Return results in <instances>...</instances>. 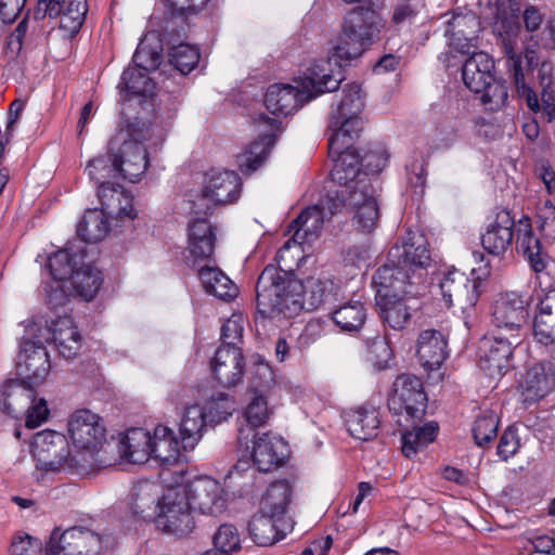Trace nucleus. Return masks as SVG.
<instances>
[{"label": "nucleus", "mask_w": 555, "mask_h": 555, "mask_svg": "<svg viewBox=\"0 0 555 555\" xmlns=\"http://www.w3.org/2000/svg\"><path fill=\"white\" fill-rule=\"evenodd\" d=\"M305 96L306 93L300 86L274 83L267 89L263 102L274 117L259 114L254 118L258 139L236 156V165L243 173L250 175L263 165L281 133L280 117L293 114L310 101Z\"/></svg>", "instance_id": "obj_1"}, {"label": "nucleus", "mask_w": 555, "mask_h": 555, "mask_svg": "<svg viewBox=\"0 0 555 555\" xmlns=\"http://www.w3.org/2000/svg\"><path fill=\"white\" fill-rule=\"evenodd\" d=\"M502 50L519 100L532 113H544L548 111L547 106H555V91L552 88L553 64L543 61L539 65L537 52L529 48L522 57L518 52L516 36L502 37Z\"/></svg>", "instance_id": "obj_2"}, {"label": "nucleus", "mask_w": 555, "mask_h": 555, "mask_svg": "<svg viewBox=\"0 0 555 555\" xmlns=\"http://www.w3.org/2000/svg\"><path fill=\"white\" fill-rule=\"evenodd\" d=\"M304 284L291 271L267 266L256 284V322L291 319L302 311Z\"/></svg>", "instance_id": "obj_3"}, {"label": "nucleus", "mask_w": 555, "mask_h": 555, "mask_svg": "<svg viewBox=\"0 0 555 555\" xmlns=\"http://www.w3.org/2000/svg\"><path fill=\"white\" fill-rule=\"evenodd\" d=\"M163 140V134H155L150 124L135 118L109 140V159L118 167L120 177L137 182L147 168V150Z\"/></svg>", "instance_id": "obj_4"}, {"label": "nucleus", "mask_w": 555, "mask_h": 555, "mask_svg": "<svg viewBox=\"0 0 555 555\" xmlns=\"http://www.w3.org/2000/svg\"><path fill=\"white\" fill-rule=\"evenodd\" d=\"M396 268L379 267L374 276L373 284L376 287V306L379 308L383 321L391 328L400 331L409 323L411 313L405 304V296H415V285L406 283Z\"/></svg>", "instance_id": "obj_5"}, {"label": "nucleus", "mask_w": 555, "mask_h": 555, "mask_svg": "<svg viewBox=\"0 0 555 555\" xmlns=\"http://www.w3.org/2000/svg\"><path fill=\"white\" fill-rule=\"evenodd\" d=\"M385 21L378 9L370 2L352 9L345 17L343 34L346 42L333 47L340 60H354L379 39Z\"/></svg>", "instance_id": "obj_6"}, {"label": "nucleus", "mask_w": 555, "mask_h": 555, "mask_svg": "<svg viewBox=\"0 0 555 555\" xmlns=\"http://www.w3.org/2000/svg\"><path fill=\"white\" fill-rule=\"evenodd\" d=\"M365 105V93L358 83H348L343 89L340 101L330 113L328 135L332 134L333 150L343 140L359 138L362 130V113Z\"/></svg>", "instance_id": "obj_7"}, {"label": "nucleus", "mask_w": 555, "mask_h": 555, "mask_svg": "<svg viewBox=\"0 0 555 555\" xmlns=\"http://www.w3.org/2000/svg\"><path fill=\"white\" fill-rule=\"evenodd\" d=\"M430 261L426 237L420 232L408 231L401 245L396 244L390 249L388 260L382 267L396 268L402 272L397 273V276H402L406 283L417 286L422 282L418 270L427 268Z\"/></svg>", "instance_id": "obj_8"}, {"label": "nucleus", "mask_w": 555, "mask_h": 555, "mask_svg": "<svg viewBox=\"0 0 555 555\" xmlns=\"http://www.w3.org/2000/svg\"><path fill=\"white\" fill-rule=\"evenodd\" d=\"M111 534H101L83 526H75L60 532L55 528L46 546L47 555H100L114 545Z\"/></svg>", "instance_id": "obj_9"}, {"label": "nucleus", "mask_w": 555, "mask_h": 555, "mask_svg": "<svg viewBox=\"0 0 555 555\" xmlns=\"http://www.w3.org/2000/svg\"><path fill=\"white\" fill-rule=\"evenodd\" d=\"M33 455L36 468L44 473H78L83 468L70 454L66 437L57 431L43 430L33 441Z\"/></svg>", "instance_id": "obj_10"}, {"label": "nucleus", "mask_w": 555, "mask_h": 555, "mask_svg": "<svg viewBox=\"0 0 555 555\" xmlns=\"http://www.w3.org/2000/svg\"><path fill=\"white\" fill-rule=\"evenodd\" d=\"M156 527L166 533L183 537L194 527L186 494L179 487L169 488L156 505Z\"/></svg>", "instance_id": "obj_11"}, {"label": "nucleus", "mask_w": 555, "mask_h": 555, "mask_svg": "<svg viewBox=\"0 0 555 555\" xmlns=\"http://www.w3.org/2000/svg\"><path fill=\"white\" fill-rule=\"evenodd\" d=\"M519 343V334L485 335L478 345L479 367L490 377L502 376L512 366L514 349Z\"/></svg>", "instance_id": "obj_12"}, {"label": "nucleus", "mask_w": 555, "mask_h": 555, "mask_svg": "<svg viewBox=\"0 0 555 555\" xmlns=\"http://www.w3.org/2000/svg\"><path fill=\"white\" fill-rule=\"evenodd\" d=\"M341 61L332 49V57L314 60L298 78L299 86L306 93V100H312L324 92L338 89L343 77Z\"/></svg>", "instance_id": "obj_13"}, {"label": "nucleus", "mask_w": 555, "mask_h": 555, "mask_svg": "<svg viewBox=\"0 0 555 555\" xmlns=\"http://www.w3.org/2000/svg\"><path fill=\"white\" fill-rule=\"evenodd\" d=\"M426 401L422 380L413 374L404 373L393 382L388 409L395 415L405 413L409 417L418 418L425 413Z\"/></svg>", "instance_id": "obj_14"}, {"label": "nucleus", "mask_w": 555, "mask_h": 555, "mask_svg": "<svg viewBox=\"0 0 555 555\" xmlns=\"http://www.w3.org/2000/svg\"><path fill=\"white\" fill-rule=\"evenodd\" d=\"M179 488L186 494L192 511L216 516L225 508L227 500L223 488L214 478L202 476L185 486H179Z\"/></svg>", "instance_id": "obj_15"}, {"label": "nucleus", "mask_w": 555, "mask_h": 555, "mask_svg": "<svg viewBox=\"0 0 555 555\" xmlns=\"http://www.w3.org/2000/svg\"><path fill=\"white\" fill-rule=\"evenodd\" d=\"M530 318L529 301L516 292L502 294L492 306V323L509 334H519Z\"/></svg>", "instance_id": "obj_16"}, {"label": "nucleus", "mask_w": 555, "mask_h": 555, "mask_svg": "<svg viewBox=\"0 0 555 555\" xmlns=\"http://www.w3.org/2000/svg\"><path fill=\"white\" fill-rule=\"evenodd\" d=\"M69 437L78 449L96 452L106 439L101 417L90 410L76 411L68 421Z\"/></svg>", "instance_id": "obj_17"}, {"label": "nucleus", "mask_w": 555, "mask_h": 555, "mask_svg": "<svg viewBox=\"0 0 555 555\" xmlns=\"http://www.w3.org/2000/svg\"><path fill=\"white\" fill-rule=\"evenodd\" d=\"M480 286V281L469 280L456 269L444 272L439 280V288L447 305H457L462 310L475 307L481 293Z\"/></svg>", "instance_id": "obj_18"}, {"label": "nucleus", "mask_w": 555, "mask_h": 555, "mask_svg": "<svg viewBox=\"0 0 555 555\" xmlns=\"http://www.w3.org/2000/svg\"><path fill=\"white\" fill-rule=\"evenodd\" d=\"M245 449L259 472H271L284 463L286 456V442L280 436L263 433L249 440V448Z\"/></svg>", "instance_id": "obj_19"}, {"label": "nucleus", "mask_w": 555, "mask_h": 555, "mask_svg": "<svg viewBox=\"0 0 555 555\" xmlns=\"http://www.w3.org/2000/svg\"><path fill=\"white\" fill-rule=\"evenodd\" d=\"M515 225L516 222L508 210L495 211L481 234L482 248L492 256H503L513 244Z\"/></svg>", "instance_id": "obj_20"}, {"label": "nucleus", "mask_w": 555, "mask_h": 555, "mask_svg": "<svg viewBox=\"0 0 555 555\" xmlns=\"http://www.w3.org/2000/svg\"><path fill=\"white\" fill-rule=\"evenodd\" d=\"M356 139L351 138L350 141L343 140L334 151L332 134L328 135V154L335 163L331 171V178L337 184L353 183L360 177L367 176L360 170V164L366 157H361L353 147Z\"/></svg>", "instance_id": "obj_21"}, {"label": "nucleus", "mask_w": 555, "mask_h": 555, "mask_svg": "<svg viewBox=\"0 0 555 555\" xmlns=\"http://www.w3.org/2000/svg\"><path fill=\"white\" fill-rule=\"evenodd\" d=\"M215 228L205 218L195 219L189 224V255L185 263L191 269L203 266L202 262L210 261L216 242Z\"/></svg>", "instance_id": "obj_22"}, {"label": "nucleus", "mask_w": 555, "mask_h": 555, "mask_svg": "<svg viewBox=\"0 0 555 555\" xmlns=\"http://www.w3.org/2000/svg\"><path fill=\"white\" fill-rule=\"evenodd\" d=\"M241 192V180L232 170L210 169L205 175V185L202 194L214 205H224L235 202Z\"/></svg>", "instance_id": "obj_23"}, {"label": "nucleus", "mask_w": 555, "mask_h": 555, "mask_svg": "<svg viewBox=\"0 0 555 555\" xmlns=\"http://www.w3.org/2000/svg\"><path fill=\"white\" fill-rule=\"evenodd\" d=\"M338 185L339 189L327 193L330 215H335L341 207L354 210L371 199L376 201L369 176H362L353 183Z\"/></svg>", "instance_id": "obj_24"}, {"label": "nucleus", "mask_w": 555, "mask_h": 555, "mask_svg": "<svg viewBox=\"0 0 555 555\" xmlns=\"http://www.w3.org/2000/svg\"><path fill=\"white\" fill-rule=\"evenodd\" d=\"M555 387V360L537 363L529 367L520 380L519 388L525 402H535Z\"/></svg>", "instance_id": "obj_25"}, {"label": "nucleus", "mask_w": 555, "mask_h": 555, "mask_svg": "<svg viewBox=\"0 0 555 555\" xmlns=\"http://www.w3.org/2000/svg\"><path fill=\"white\" fill-rule=\"evenodd\" d=\"M211 372L218 384L225 388L242 382L245 362L241 348H218L210 362Z\"/></svg>", "instance_id": "obj_26"}, {"label": "nucleus", "mask_w": 555, "mask_h": 555, "mask_svg": "<svg viewBox=\"0 0 555 555\" xmlns=\"http://www.w3.org/2000/svg\"><path fill=\"white\" fill-rule=\"evenodd\" d=\"M273 411L269 406L267 398L260 390L250 391L248 401L243 409L245 424L238 428L237 443L240 447L249 448V440L256 437V429L264 426Z\"/></svg>", "instance_id": "obj_27"}, {"label": "nucleus", "mask_w": 555, "mask_h": 555, "mask_svg": "<svg viewBox=\"0 0 555 555\" xmlns=\"http://www.w3.org/2000/svg\"><path fill=\"white\" fill-rule=\"evenodd\" d=\"M27 346L20 345L16 371L18 379L35 388L46 379L50 371L49 356L46 348Z\"/></svg>", "instance_id": "obj_28"}, {"label": "nucleus", "mask_w": 555, "mask_h": 555, "mask_svg": "<svg viewBox=\"0 0 555 555\" xmlns=\"http://www.w3.org/2000/svg\"><path fill=\"white\" fill-rule=\"evenodd\" d=\"M332 216L327 197L326 204L322 207L320 205L307 207L289 225V232L293 231V241L299 245L312 243L319 237L325 219Z\"/></svg>", "instance_id": "obj_29"}, {"label": "nucleus", "mask_w": 555, "mask_h": 555, "mask_svg": "<svg viewBox=\"0 0 555 555\" xmlns=\"http://www.w3.org/2000/svg\"><path fill=\"white\" fill-rule=\"evenodd\" d=\"M478 29L479 22L473 13H454L446 29L450 48L462 54L469 53L476 48Z\"/></svg>", "instance_id": "obj_30"}, {"label": "nucleus", "mask_w": 555, "mask_h": 555, "mask_svg": "<svg viewBox=\"0 0 555 555\" xmlns=\"http://www.w3.org/2000/svg\"><path fill=\"white\" fill-rule=\"evenodd\" d=\"M420 364L428 370H438L448 357V341L438 330H425L420 333L416 345Z\"/></svg>", "instance_id": "obj_31"}, {"label": "nucleus", "mask_w": 555, "mask_h": 555, "mask_svg": "<svg viewBox=\"0 0 555 555\" xmlns=\"http://www.w3.org/2000/svg\"><path fill=\"white\" fill-rule=\"evenodd\" d=\"M35 388L21 379H11L0 388V411L18 418L34 401Z\"/></svg>", "instance_id": "obj_32"}, {"label": "nucleus", "mask_w": 555, "mask_h": 555, "mask_svg": "<svg viewBox=\"0 0 555 555\" xmlns=\"http://www.w3.org/2000/svg\"><path fill=\"white\" fill-rule=\"evenodd\" d=\"M494 61L486 52H474L462 66V78L465 86L479 93L493 81Z\"/></svg>", "instance_id": "obj_33"}, {"label": "nucleus", "mask_w": 555, "mask_h": 555, "mask_svg": "<svg viewBox=\"0 0 555 555\" xmlns=\"http://www.w3.org/2000/svg\"><path fill=\"white\" fill-rule=\"evenodd\" d=\"M515 227L517 251L526 257L534 272H542L546 267L545 254L533 233L530 218L522 217Z\"/></svg>", "instance_id": "obj_34"}, {"label": "nucleus", "mask_w": 555, "mask_h": 555, "mask_svg": "<svg viewBox=\"0 0 555 555\" xmlns=\"http://www.w3.org/2000/svg\"><path fill=\"white\" fill-rule=\"evenodd\" d=\"M289 529L284 518L271 517L263 513L254 515L248 522V532L251 540L260 546H270L282 540Z\"/></svg>", "instance_id": "obj_35"}, {"label": "nucleus", "mask_w": 555, "mask_h": 555, "mask_svg": "<svg viewBox=\"0 0 555 555\" xmlns=\"http://www.w3.org/2000/svg\"><path fill=\"white\" fill-rule=\"evenodd\" d=\"M180 444L169 427L158 425L151 436V456L164 467L175 465L180 459Z\"/></svg>", "instance_id": "obj_36"}, {"label": "nucleus", "mask_w": 555, "mask_h": 555, "mask_svg": "<svg viewBox=\"0 0 555 555\" xmlns=\"http://www.w3.org/2000/svg\"><path fill=\"white\" fill-rule=\"evenodd\" d=\"M380 425L378 411L371 406H361L347 414L346 426L356 439L367 441L378 435Z\"/></svg>", "instance_id": "obj_37"}, {"label": "nucleus", "mask_w": 555, "mask_h": 555, "mask_svg": "<svg viewBox=\"0 0 555 555\" xmlns=\"http://www.w3.org/2000/svg\"><path fill=\"white\" fill-rule=\"evenodd\" d=\"M194 270L197 272L202 286L207 294L224 301L236 297L237 288L235 284L219 268L203 264Z\"/></svg>", "instance_id": "obj_38"}, {"label": "nucleus", "mask_w": 555, "mask_h": 555, "mask_svg": "<svg viewBox=\"0 0 555 555\" xmlns=\"http://www.w3.org/2000/svg\"><path fill=\"white\" fill-rule=\"evenodd\" d=\"M53 325V343L65 359L74 358L81 347V335L70 317H59Z\"/></svg>", "instance_id": "obj_39"}, {"label": "nucleus", "mask_w": 555, "mask_h": 555, "mask_svg": "<svg viewBox=\"0 0 555 555\" xmlns=\"http://www.w3.org/2000/svg\"><path fill=\"white\" fill-rule=\"evenodd\" d=\"M121 457L132 464H143L151 457V435L143 428H130L119 442Z\"/></svg>", "instance_id": "obj_40"}, {"label": "nucleus", "mask_w": 555, "mask_h": 555, "mask_svg": "<svg viewBox=\"0 0 555 555\" xmlns=\"http://www.w3.org/2000/svg\"><path fill=\"white\" fill-rule=\"evenodd\" d=\"M102 283V272L88 264L76 270L65 282V286L72 289L73 297L90 301L96 296Z\"/></svg>", "instance_id": "obj_41"}, {"label": "nucleus", "mask_w": 555, "mask_h": 555, "mask_svg": "<svg viewBox=\"0 0 555 555\" xmlns=\"http://www.w3.org/2000/svg\"><path fill=\"white\" fill-rule=\"evenodd\" d=\"M158 486L152 481L137 482L130 494V507L132 513L143 520L150 519L157 511Z\"/></svg>", "instance_id": "obj_42"}, {"label": "nucleus", "mask_w": 555, "mask_h": 555, "mask_svg": "<svg viewBox=\"0 0 555 555\" xmlns=\"http://www.w3.org/2000/svg\"><path fill=\"white\" fill-rule=\"evenodd\" d=\"M205 425L206 414L202 406L193 404L184 410L179 428L183 450L194 449L202 438Z\"/></svg>", "instance_id": "obj_43"}, {"label": "nucleus", "mask_w": 555, "mask_h": 555, "mask_svg": "<svg viewBox=\"0 0 555 555\" xmlns=\"http://www.w3.org/2000/svg\"><path fill=\"white\" fill-rule=\"evenodd\" d=\"M533 335L543 345L555 341V292L546 294L541 299L539 312L534 318Z\"/></svg>", "instance_id": "obj_44"}, {"label": "nucleus", "mask_w": 555, "mask_h": 555, "mask_svg": "<svg viewBox=\"0 0 555 555\" xmlns=\"http://www.w3.org/2000/svg\"><path fill=\"white\" fill-rule=\"evenodd\" d=\"M291 487L287 481L279 480L270 485L260 501L259 513L275 518H284L291 500Z\"/></svg>", "instance_id": "obj_45"}, {"label": "nucleus", "mask_w": 555, "mask_h": 555, "mask_svg": "<svg viewBox=\"0 0 555 555\" xmlns=\"http://www.w3.org/2000/svg\"><path fill=\"white\" fill-rule=\"evenodd\" d=\"M149 72L131 67L124 70L118 85L124 100L131 95L151 96L155 90V82L149 77Z\"/></svg>", "instance_id": "obj_46"}, {"label": "nucleus", "mask_w": 555, "mask_h": 555, "mask_svg": "<svg viewBox=\"0 0 555 555\" xmlns=\"http://www.w3.org/2000/svg\"><path fill=\"white\" fill-rule=\"evenodd\" d=\"M106 215L103 209L87 210L77 225L78 236L86 243H96L103 240L109 231Z\"/></svg>", "instance_id": "obj_47"}, {"label": "nucleus", "mask_w": 555, "mask_h": 555, "mask_svg": "<svg viewBox=\"0 0 555 555\" xmlns=\"http://www.w3.org/2000/svg\"><path fill=\"white\" fill-rule=\"evenodd\" d=\"M331 318L340 331L356 333L362 328L365 322L366 309L362 302L354 300L335 309Z\"/></svg>", "instance_id": "obj_48"}, {"label": "nucleus", "mask_w": 555, "mask_h": 555, "mask_svg": "<svg viewBox=\"0 0 555 555\" xmlns=\"http://www.w3.org/2000/svg\"><path fill=\"white\" fill-rule=\"evenodd\" d=\"M438 430V424L429 422L424 426L414 427L412 430L405 431L401 437L403 455L408 459L416 455L418 451L425 449L436 439Z\"/></svg>", "instance_id": "obj_49"}, {"label": "nucleus", "mask_w": 555, "mask_h": 555, "mask_svg": "<svg viewBox=\"0 0 555 555\" xmlns=\"http://www.w3.org/2000/svg\"><path fill=\"white\" fill-rule=\"evenodd\" d=\"M300 293L302 310L311 311L326 302L333 295L334 284L331 280L309 279Z\"/></svg>", "instance_id": "obj_50"}, {"label": "nucleus", "mask_w": 555, "mask_h": 555, "mask_svg": "<svg viewBox=\"0 0 555 555\" xmlns=\"http://www.w3.org/2000/svg\"><path fill=\"white\" fill-rule=\"evenodd\" d=\"M77 263V253L66 246L49 257L48 268L54 281L66 282L75 273Z\"/></svg>", "instance_id": "obj_51"}, {"label": "nucleus", "mask_w": 555, "mask_h": 555, "mask_svg": "<svg viewBox=\"0 0 555 555\" xmlns=\"http://www.w3.org/2000/svg\"><path fill=\"white\" fill-rule=\"evenodd\" d=\"M168 55L170 64L183 75L191 73L199 61L198 49L186 42L170 47Z\"/></svg>", "instance_id": "obj_52"}, {"label": "nucleus", "mask_w": 555, "mask_h": 555, "mask_svg": "<svg viewBox=\"0 0 555 555\" xmlns=\"http://www.w3.org/2000/svg\"><path fill=\"white\" fill-rule=\"evenodd\" d=\"M53 340L52 320L49 322L43 318H37L26 326L25 335L21 345H28L30 348H46V344Z\"/></svg>", "instance_id": "obj_53"}, {"label": "nucleus", "mask_w": 555, "mask_h": 555, "mask_svg": "<svg viewBox=\"0 0 555 555\" xmlns=\"http://www.w3.org/2000/svg\"><path fill=\"white\" fill-rule=\"evenodd\" d=\"M499 428V417L492 411H486L479 414L473 426V436L479 447L488 446L496 437Z\"/></svg>", "instance_id": "obj_54"}, {"label": "nucleus", "mask_w": 555, "mask_h": 555, "mask_svg": "<svg viewBox=\"0 0 555 555\" xmlns=\"http://www.w3.org/2000/svg\"><path fill=\"white\" fill-rule=\"evenodd\" d=\"M87 11V0H70L59 16L61 28L69 34H77L85 22Z\"/></svg>", "instance_id": "obj_55"}, {"label": "nucleus", "mask_w": 555, "mask_h": 555, "mask_svg": "<svg viewBox=\"0 0 555 555\" xmlns=\"http://www.w3.org/2000/svg\"><path fill=\"white\" fill-rule=\"evenodd\" d=\"M364 341L366 344L369 359L373 365L377 370L386 369L392 357V351L386 340V337L379 334L374 336L365 335Z\"/></svg>", "instance_id": "obj_56"}, {"label": "nucleus", "mask_w": 555, "mask_h": 555, "mask_svg": "<svg viewBox=\"0 0 555 555\" xmlns=\"http://www.w3.org/2000/svg\"><path fill=\"white\" fill-rule=\"evenodd\" d=\"M91 180L99 185L102 182H111L109 179L119 176V169L114 162L109 159V151L105 156H99L91 159L86 168Z\"/></svg>", "instance_id": "obj_57"}, {"label": "nucleus", "mask_w": 555, "mask_h": 555, "mask_svg": "<svg viewBox=\"0 0 555 555\" xmlns=\"http://www.w3.org/2000/svg\"><path fill=\"white\" fill-rule=\"evenodd\" d=\"M147 37L140 41L133 54L134 67L145 72H152L158 68L162 61V53L158 46L151 47Z\"/></svg>", "instance_id": "obj_58"}, {"label": "nucleus", "mask_w": 555, "mask_h": 555, "mask_svg": "<svg viewBox=\"0 0 555 555\" xmlns=\"http://www.w3.org/2000/svg\"><path fill=\"white\" fill-rule=\"evenodd\" d=\"M379 220V206L377 201H369L366 204L354 209L352 223L357 230L365 233L372 232Z\"/></svg>", "instance_id": "obj_59"}, {"label": "nucleus", "mask_w": 555, "mask_h": 555, "mask_svg": "<svg viewBox=\"0 0 555 555\" xmlns=\"http://www.w3.org/2000/svg\"><path fill=\"white\" fill-rule=\"evenodd\" d=\"M426 162L423 157L416 158L406 165L408 185L412 192V196L421 199L425 193L426 186Z\"/></svg>", "instance_id": "obj_60"}, {"label": "nucleus", "mask_w": 555, "mask_h": 555, "mask_svg": "<svg viewBox=\"0 0 555 555\" xmlns=\"http://www.w3.org/2000/svg\"><path fill=\"white\" fill-rule=\"evenodd\" d=\"M481 102L486 109L498 111L505 106L508 100V89L502 81L495 80L489 82L485 89H482Z\"/></svg>", "instance_id": "obj_61"}, {"label": "nucleus", "mask_w": 555, "mask_h": 555, "mask_svg": "<svg viewBox=\"0 0 555 555\" xmlns=\"http://www.w3.org/2000/svg\"><path fill=\"white\" fill-rule=\"evenodd\" d=\"M214 545L216 551L227 555L241 548V539L237 529L230 524L221 525L214 535Z\"/></svg>", "instance_id": "obj_62"}, {"label": "nucleus", "mask_w": 555, "mask_h": 555, "mask_svg": "<svg viewBox=\"0 0 555 555\" xmlns=\"http://www.w3.org/2000/svg\"><path fill=\"white\" fill-rule=\"evenodd\" d=\"M182 16L183 15L171 16L166 20L162 30L160 41L169 47L184 42L183 39L186 37L189 26L186 20Z\"/></svg>", "instance_id": "obj_63"}, {"label": "nucleus", "mask_w": 555, "mask_h": 555, "mask_svg": "<svg viewBox=\"0 0 555 555\" xmlns=\"http://www.w3.org/2000/svg\"><path fill=\"white\" fill-rule=\"evenodd\" d=\"M244 327L240 315H232L221 326V346L219 348H241Z\"/></svg>", "instance_id": "obj_64"}]
</instances>
